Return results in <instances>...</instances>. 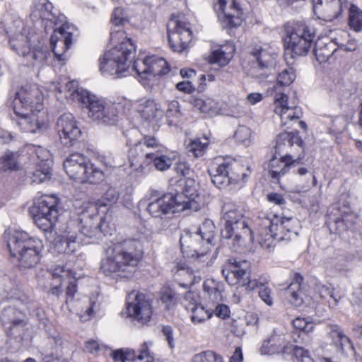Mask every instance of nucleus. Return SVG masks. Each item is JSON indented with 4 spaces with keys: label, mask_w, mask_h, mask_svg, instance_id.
<instances>
[{
    "label": "nucleus",
    "mask_w": 362,
    "mask_h": 362,
    "mask_svg": "<svg viewBox=\"0 0 362 362\" xmlns=\"http://www.w3.org/2000/svg\"><path fill=\"white\" fill-rule=\"evenodd\" d=\"M198 184L194 179H170V192L150 202L147 211L153 217L190 210L197 211L205 205V199L198 192Z\"/></svg>",
    "instance_id": "obj_1"
},
{
    "label": "nucleus",
    "mask_w": 362,
    "mask_h": 362,
    "mask_svg": "<svg viewBox=\"0 0 362 362\" xmlns=\"http://www.w3.org/2000/svg\"><path fill=\"white\" fill-rule=\"evenodd\" d=\"M180 243L182 252L188 257L194 258L190 265L185 260L175 262V278L180 286H189L200 282L211 263L205 241L200 234L185 230L180 235Z\"/></svg>",
    "instance_id": "obj_2"
},
{
    "label": "nucleus",
    "mask_w": 362,
    "mask_h": 362,
    "mask_svg": "<svg viewBox=\"0 0 362 362\" xmlns=\"http://www.w3.org/2000/svg\"><path fill=\"white\" fill-rule=\"evenodd\" d=\"M105 255L100 262V271L112 278H129L139 263L142 248L139 241L126 239L113 243L106 249Z\"/></svg>",
    "instance_id": "obj_3"
},
{
    "label": "nucleus",
    "mask_w": 362,
    "mask_h": 362,
    "mask_svg": "<svg viewBox=\"0 0 362 362\" xmlns=\"http://www.w3.org/2000/svg\"><path fill=\"white\" fill-rule=\"evenodd\" d=\"M52 4L47 0H34L30 13L33 21L41 19L45 22V28L52 27L54 31L50 38L52 49L59 61L64 60V53L72 42V33L69 25L64 23L65 16H56L52 13Z\"/></svg>",
    "instance_id": "obj_4"
},
{
    "label": "nucleus",
    "mask_w": 362,
    "mask_h": 362,
    "mask_svg": "<svg viewBox=\"0 0 362 362\" xmlns=\"http://www.w3.org/2000/svg\"><path fill=\"white\" fill-rule=\"evenodd\" d=\"M122 41L107 50L99 59V70L104 76L122 77L129 66V60L136 51L135 45L131 39L127 38L122 30L111 33V41L116 43L117 40Z\"/></svg>",
    "instance_id": "obj_5"
},
{
    "label": "nucleus",
    "mask_w": 362,
    "mask_h": 362,
    "mask_svg": "<svg viewBox=\"0 0 362 362\" xmlns=\"http://www.w3.org/2000/svg\"><path fill=\"white\" fill-rule=\"evenodd\" d=\"M257 240L264 249L272 250L277 242L289 240L297 235L296 221L271 214L259 218Z\"/></svg>",
    "instance_id": "obj_6"
},
{
    "label": "nucleus",
    "mask_w": 362,
    "mask_h": 362,
    "mask_svg": "<svg viewBox=\"0 0 362 362\" xmlns=\"http://www.w3.org/2000/svg\"><path fill=\"white\" fill-rule=\"evenodd\" d=\"M294 144L299 148L303 144V141L298 132H283L278 135L275 146L274 157L270 161L269 175L274 182H279L281 176L286 175L291 165L300 163L303 156H298L296 159L288 154V148Z\"/></svg>",
    "instance_id": "obj_7"
},
{
    "label": "nucleus",
    "mask_w": 362,
    "mask_h": 362,
    "mask_svg": "<svg viewBox=\"0 0 362 362\" xmlns=\"http://www.w3.org/2000/svg\"><path fill=\"white\" fill-rule=\"evenodd\" d=\"M8 248L11 257L16 258L20 266L31 268L38 264L44 248L42 241L20 230H15L9 236Z\"/></svg>",
    "instance_id": "obj_8"
},
{
    "label": "nucleus",
    "mask_w": 362,
    "mask_h": 362,
    "mask_svg": "<svg viewBox=\"0 0 362 362\" xmlns=\"http://www.w3.org/2000/svg\"><path fill=\"white\" fill-rule=\"evenodd\" d=\"M212 182L221 189H233L243 185L250 175L248 166L233 162L223 161L209 170Z\"/></svg>",
    "instance_id": "obj_9"
},
{
    "label": "nucleus",
    "mask_w": 362,
    "mask_h": 362,
    "mask_svg": "<svg viewBox=\"0 0 362 362\" xmlns=\"http://www.w3.org/2000/svg\"><path fill=\"white\" fill-rule=\"evenodd\" d=\"M74 97L86 105L88 115L93 122L100 124L115 125L118 120L117 107L115 103L99 98L89 91H80Z\"/></svg>",
    "instance_id": "obj_10"
},
{
    "label": "nucleus",
    "mask_w": 362,
    "mask_h": 362,
    "mask_svg": "<svg viewBox=\"0 0 362 362\" xmlns=\"http://www.w3.org/2000/svg\"><path fill=\"white\" fill-rule=\"evenodd\" d=\"M8 42L11 49L17 54L23 58V62L28 66H42L47 59V52L33 45L32 38L22 32L13 30L11 28L8 31Z\"/></svg>",
    "instance_id": "obj_11"
},
{
    "label": "nucleus",
    "mask_w": 362,
    "mask_h": 362,
    "mask_svg": "<svg viewBox=\"0 0 362 362\" xmlns=\"http://www.w3.org/2000/svg\"><path fill=\"white\" fill-rule=\"evenodd\" d=\"M225 226L221 230V235L226 239H231L233 247H238L248 240L252 243L254 237L248 227L242 212L237 209L223 208Z\"/></svg>",
    "instance_id": "obj_12"
},
{
    "label": "nucleus",
    "mask_w": 362,
    "mask_h": 362,
    "mask_svg": "<svg viewBox=\"0 0 362 362\" xmlns=\"http://www.w3.org/2000/svg\"><path fill=\"white\" fill-rule=\"evenodd\" d=\"M285 33L286 49L295 55H306L313 42L314 29L304 23L298 22L286 26Z\"/></svg>",
    "instance_id": "obj_13"
},
{
    "label": "nucleus",
    "mask_w": 362,
    "mask_h": 362,
    "mask_svg": "<svg viewBox=\"0 0 362 362\" xmlns=\"http://www.w3.org/2000/svg\"><path fill=\"white\" fill-rule=\"evenodd\" d=\"M58 199L52 195H43L35 202L33 208V220L42 231L51 232L58 219Z\"/></svg>",
    "instance_id": "obj_14"
},
{
    "label": "nucleus",
    "mask_w": 362,
    "mask_h": 362,
    "mask_svg": "<svg viewBox=\"0 0 362 362\" xmlns=\"http://www.w3.org/2000/svg\"><path fill=\"white\" fill-rule=\"evenodd\" d=\"M141 144H139L132 148L129 153L130 167L136 175L146 174L150 170L152 162L155 168L160 171H164L170 167L172 160L165 156H158L154 153H139Z\"/></svg>",
    "instance_id": "obj_15"
},
{
    "label": "nucleus",
    "mask_w": 362,
    "mask_h": 362,
    "mask_svg": "<svg viewBox=\"0 0 362 362\" xmlns=\"http://www.w3.org/2000/svg\"><path fill=\"white\" fill-rule=\"evenodd\" d=\"M88 158L81 153H72L64 161V168L68 176L78 183L96 184L104 178L103 171L95 170L91 176H87Z\"/></svg>",
    "instance_id": "obj_16"
},
{
    "label": "nucleus",
    "mask_w": 362,
    "mask_h": 362,
    "mask_svg": "<svg viewBox=\"0 0 362 362\" xmlns=\"http://www.w3.org/2000/svg\"><path fill=\"white\" fill-rule=\"evenodd\" d=\"M40 90L35 85L26 84L16 92L13 100L15 115L24 114V111L45 109Z\"/></svg>",
    "instance_id": "obj_17"
},
{
    "label": "nucleus",
    "mask_w": 362,
    "mask_h": 362,
    "mask_svg": "<svg viewBox=\"0 0 362 362\" xmlns=\"http://www.w3.org/2000/svg\"><path fill=\"white\" fill-rule=\"evenodd\" d=\"M12 120L23 131L34 134L46 130L49 123L48 114L45 109L24 111V114L16 115Z\"/></svg>",
    "instance_id": "obj_18"
},
{
    "label": "nucleus",
    "mask_w": 362,
    "mask_h": 362,
    "mask_svg": "<svg viewBox=\"0 0 362 362\" xmlns=\"http://www.w3.org/2000/svg\"><path fill=\"white\" fill-rule=\"evenodd\" d=\"M168 37L170 48L174 52H181L190 43L192 33L188 23L171 18L168 24Z\"/></svg>",
    "instance_id": "obj_19"
},
{
    "label": "nucleus",
    "mask_w": 362,
    "mask_h": 362,
    "mask_svg": "<svg viewBox=\"0 0 362 362\" xmlns=\"http://www.w3.org/2000/svg\"><path fill=\"white\" fill-rule=\"evenodd\" d=\"M313 11L325 21H332L348 8L350 0H313Z\"/></svg>",
    "instance_id": "obj_20"
},
{
    "label": "nucleus",
    "mask_w": 362,
    "mask_h": 362,
    "mask_svg": "<svg viewBox=\"0 0 362 362\" xmlns=\"http://www.w3.org/2000/svg\"><path fill=\"white\" fill-rule=\"evenodd\" d=\"M249 268L247 261L230 259L224 264L222 274L228 284L245 287L250 277Z\"/></svg>",
    "instance_id": "obj_21"
},
{
    "label": "nucleus",
    "mask_w": 362,
    "mask_h": 362,
    "mask_svg": "<svg viewBox=\"0 0 362 362\" xmlns=\"http://www.w3.org/2000/svg\"><path fill=\"white\" fill-rule=\"evenodd\" d=\"M215 10L223 28H233L240 25V9L235 0H218Z\"/></svg>",
    "instance_id": "obj_22"
},
{
    "label": "nucleus",
    "mask_w": 362,
    "mask_h": 362,
    "mask_svg": "<svg viewBox=\"0 0 362 362\" xmlns=\"http://www.w3.org/2000/svg\"><path fill=\"white\" fill-rule=\"evenodd\" d=\"M127 314L132 321L146 324L152 315L151 304L144 294L137 293L133 300L127 303Z\"/></svg>",
    "instance_id": "obj_23"
},
{
    "label": "nucleus",
    "mask_w": 362,
    "mask_h": 362,
    "mask_svg": "<svg viewBox=\"0 0 362 362\" xmlns=\"http://www.w3.org/2000/svg\"><path fill=\"white\" fill-rule=\"evenodd\" d=\"M57 128L60 141L64 146L73 145L81 134L77 122L71 113H65L59 117Z\"/></svg>",
    "instance_id": "obj_24"
},
{
    "label": "nucleus",
    "mask_w": 362,
    "mask_h": 362,
    "mask_svg": "<svg viewBox=\"0 0 362 362\" xmlns=\"http://www.w3.org/2000/svg\"><path fill=\"white\" fill-rule=\"evenodd\" d=\"M134 105L144 120L143 125L156 129L164 113L160 105L153 100H146L136 102Z\"/></svg>",
    "instance_id": "obj_25"
},
{
    "label": "nucleus",
    "mask_w": 362,
    "mask_h": 362,
    "mask_svg": "<svg viewBox=\"0 0 362 362\" xmlns=\"http://www.w3.org/2000/svg\"><path fill=\"white\" fill-rule=\"evenodd\" d=\"M274 112L285 126L289 121H297L302 116L301 109L296 105H288V97L283 92H277L274 95Z\"/></svg>",
    "instance_id": "obj_26"
},
{
    "label": "nucleus",
    "mask_w": 362,
    "mask_h": 362,
    "mask_svg": "<svg viewBox=\"0 0 362 362\" xmlns=\"http://www.w3.org/2000/svg\"><path fill=\"white\" fill-rule=\"evenodd\" d=\"M339 216L329 220L328 226L331 232L341 233L351 229L356 223L358 216L349 207V204L339 209Z\"/></svg>",
    "instance_id": "obj_27"
},
{
    "label": "nucleus",
    "mask_w": 362,
    "mask_h": 362,
    "mask_svg": "<svg viewBox=\"0 0 362 362\" xmlns=\"http://www.w3.org/2000/svg\"><path fill=\"white\" fill-rule=\"evenodd\" d=\"M0 320L4 326L11 332V334L22 330L26 325L25 314L11 307L2 311Z\"/></svg>",
    "instance_id": "obj_28"
},
{
    "label": "nucleus",
    "mask_w": 362,
    "mask_h": 362,
    "mask_svg": "<svg viewBox=\"0 0 362 362\" xmlns=\"http://www.w3.org/2000/svg\"><path fill=\"white\" fill-rule=\"evenodd\" d=\"M303 278L299 274H295L293 279L286 291V298L288 302L296 306H300L305 296L303 289L302 288V282Z\"/></svg>",
    "instance_id": "obj_29"
},
{
    "label": "nucleus",
    "mask_w": 362,
    "mask_h": 362,
    "mask_svg": "<svg viewBox=\"0 0 362 362\" xmlns=\"http://www.w3.org/2000/svg\"><path fill=\"white\" fill-rule=\"evenodd\" d=\"M76 273L67 265L57 266L52 272V282L50 283L49 292L55 296H59L62 293V281L64 279H74Z\"/></svg>",
    "instance_id": "obj_30"
},
{
    "label": "nucleus",
    "mask_w": 362,
    "mask_h": 362,
    "mask_svg": "<svg viewBox=\"0 0 362 362\" xmlns=\"http://www.w3.org/2000/svg\"><path fill=\"white\" fill-rule=\"evenodd\" d=\"M285 345V336L274 332L267 340L263 341L259 351L262 355L276 354L283 352Z\"/></svg>",
    "instance_id": "obj_31"
},
{
    "label": "nucleus",
    "mask_w": 362,
    "mask_h": 362,
    "mask_svg": "<svg viewBox=\"0 0 362 362\" xmlns=\"http://www.w3.org/2000/svg\"><path fill=\"white\" fill-rule=\"evenodd\" d=\"M76 232L65 231L59 240L56 243L55 247L60 253L72 254L80 248V243L77 240Z\"/></svg>",
    "instance_id": "obj_32"
},
{
    "label": "nucleus",
    "mask_w": 362,
    "mask_h": 362,
    "mask_svg": "<svg viewBox=\"0 0 362 362\" xmlns=\"http://www.w3.org/2000/svg\"><path fill=\"white\" fill-rule=\"evenodd\" d=\"M72 307H75L84 320L90 319L95 311L98 310L100 303L98 296L90 298L85 297L82 302H73Z\"/></svg>",
    "instance_id": "obj_33"
},
{
    "label": "nucleus",
    "mask_w": 362,
    "mask_h": 362,
    "mask_svg": "<svg viewBox=\"0 0 362 362\" xmlns=\"http://www.w3.org/2000/svg\"><path fill=\"white\" fill-rule=\"evenodd\" d=\"M49 88L52 91L57 92L56 96L58 99H59L60 97H59L57 93L61 94L64 93V98L78 103H80V100L75 98L73 95L80 91H87L86 90L78 88V82L76 81H69L63 84L58 82H52Z\"/></svg>",
    "instance_id": "obj_34"
},
{
    "label": "nucleus",
    "mask_w": 362,
    "mask_h": 362,
    "mask_svg": "<svg viewBox=\"0 0 362 362\" xmlns=\"http://www.w3.org/2000/svg\"><path fill=\"white\" fill-rule=\"evenodd\" d=\"M235 47L232 44L221 46L214 50L208 57L210 64H218L220 66L227 65L233 57Z\"/></svg>",
    "instance_id": "obj_35"
},
{
    "label": "nucleus",
    "mask_w": 362,
    "mask_h": 362,
    "mask_svg": "<svg viewBox=\"0 0 362 362\" xmlns=\"http://www.w3.org/2000/svg\"><path fill=\"white\" fill-rule=\"evenodd\" d=\"M20 155L18 152L6 151L0 156V171L11 172L18 170L21 168Z\"/></svg>",
    "instance_id": "obj_36"
},
{
    "label": "nucleus",
    "mask_w": 362,
    "mask_h": 362,
    "mask_svg": "<svg viewBox=\"0 0 362 362\" xmlns=\"http://www.w3.org/2000/svg\"><path fill=\"white\" fill-rule=\"evenodd\" d=\"M337 51V47L331 42H317L314 49L316 59L320 62H325Z\"/></svg>",
    "instance_id": "obj_37"
},
{
    "label": "nucleus",
    "mask_w": 362,
    "mask_h": 362,
    "mask_svg": "<svg viewBox=\"0 0 362 362\" xmlns=\"http://www.w3.org/2000/svg\"><path fill=\"white\" fill-rule=\"evenodd\" d=\"M296 77L295 71L292 68L285 69L281 71L277 76L276 83L273 86L272 95L274 97L276 93L282 92V88L290 86Z\"/></svg>",
    "instance_id": "obj_38"
},
{
    "label": "nucleus",
    "mask_w": 362,
    "mask_h": 362,
    "mask_svg": "<svg viewBox=\"0 0 362 362\" xmlns=\"http://www.w3.org/2000/svg\"><path fill=\"white\" fill-rule=\"evenodd\" d=\"M191 104L195 109L204 114H214L218 108V103L210 98L194 97L191 100Z\"/></svg>",
    "instance_id": "obj_39"
},
{
    "label": "nucleus",
    "mask_w": 362,
    "mask_h": 362,
    "mask_svg": "<svg viewBox=\"0 0 362 362\" xmlns=\"http://www.w3.org/2000/svg\"><path fill=\"white\" fill-rule=\"evenodd\" d=\"M149 67L150 81L156 76L166 74L170 71L166 60L157 56H149Z\"/></svg>",
    "instance_id": "obj_40"
},
{
    "label": "nucleus",
    "mask_w": 362,
    "mask_h": 362,
    "mask_svg": "<svg viewBox=\"0 0 362 362\" xmlns=\"http://www.w3.org/2000/svg\"><path fill=\"white\" fill-rule=\"evenodd\" d=\"M133 69L140 78V81L144 86L148 85L150 81L149 57L144 59H137L134 62Z\"/></svg>",
    "instance_id": "obj_41"
},
{
    "label": "nucleus",
    "mask_w": 362,
    "mask_h": 362,
    "mask_svg": "<svg viewBox=\"0 0 362 362\" xmlns=\"http://www.w3.org/2000/svg\"><path fill=\"white\" fill-rule=\"evenodd\" d=\"M349 10V24L355 31L362 30V10L355 5L352 0H350Z\"/></svg>",
    "instance_id": "obj_42"
},
{
    "label": "nucleus",
    "mask_w": 362,
    "mask_h": 362,
    "mask_svg": "<svg viewBox=\"0 0 362 362\" xmlns=\"http://www.w3.org/2000/svg\"><path fill=\"white\" fill-rule=\"evenodd\" d=\"M214 230L215 226L213 221L205 219L197 231V233L200 234L204 241H205L206 250H211V243L214 239Z\"/></svg>",
    "instance_id": "obj_43"
},
{
    "label": "nucleus",
    "mask_w": 362,
    "mask_h": 362,
    "mask_svg": "<svg viewBox=\"0 0 362 362\" xmlns=\"http://www.w3.org/2000/svg\"><path fill=\"white\" fill-rule=\"evenodd\" d=\"M189 312L191 313V320L194 324L202 323L210 319L213 315V310L211 309H206L201 303Z\"/></svg>",
    "instance_id": "obj_44"
},
{
    "label": "nucleus",
    "mask_w": 362,
    "mask_h": 362,
    "mask_svg": "<svg viewBox=\"0 0 362 362\" xmlns=\"http://www.w3.org/2000/svg\"><path fill=\"white\" fill-rule=\"evenodd\" d=\"M160 300L165 304V309L173 310L177 305L178 296L170 288H164L160 292Z\"/></svg>",
    "instance_id": "obj_45"
},
{
    "label": "nucleus",
    "mask_w": 362,
    "mask_h": 362,
    "mask_svg": "<svg viewBox=\"0 0 362 362\" xmlns=\"http://www.w3.org/2000/svg\"><path fill=\"white\" fill-rule=\"evenodd\" d=\"M192 362H224L223 357L211 350L202 351L195 354Z\"/></svg>",
    "instance_id": "obj_46"
},
{
    "label": "nucleus",
    "mask_w": 362,
    "mask_h": 362,
    "mask_svg": "<svg viewBox=\"0 0 362 362\" xmlns=\"http://www.w3.org/2000/svg\"><path fill=\"white\" fill-rule=\"evenodd\" d=\"M204 141H202L200 139H194L190 141L187 145L189 152L193 153L194 157H200L204 155L208 145L207 139H204Z\"/></svg>",
    "instance_id": "obj_47"
},
{
    "label": "nucleus",
    "mask_w": 362,
    "mask_h": 362,
    "mask_svg": "<svg viewBox=\"0 0 362 362\" xmlns=\"http://www.w3.org/2000/svg\"><path fill=\"white\" fill-rule=\"evenodd\" d=\"M51 177V166L37 165V169L33 172L32 180L33 182L41 183Z\"/></svg>",
    "instance_id": "obj_48"
},
{
    "label": "nucleus",
    "mask_w": 362,
    "mask_h": 362,
    "mask_svg": "<svg viewBox=\"0 0 362 362\" xmlns=\"http://www.w3.org/2000/svg\"><path fill=\"white\" fill-rule=\"evenodd\" d=\"M181 303L189 312L201 303L199 296L195 292L187 291L182 299Z\"/></svg>",
    "instance_id": "obj_49"
},
{
    "label": "nucleus",
    "mask_w": 362,
    "mask_h": 362,
    "mask_svg": "<svg viewBox=\"0 0 362 362\" xmlns=\"http://www.w3.org/2000/svg\"><path fill=\"white\" fill-rule=\"evenodd\" d=\"M328 334L332 341L335 339H338V342L342 345H351L350 339L343 334L340 328L335 325H330L328 327Z\"/></svg>",
    "instance_id": "obj_50"
},
{
    "label": "nucleus",
    "mask_w": 362,
    "mask_h": 362,
    "mask_svg": "<svg viewBox=\"0 0 362 362\" xmlns=\"http://www.w3.org/2000/svg\"><path fill=\"white\" fill-rule=\"evenodd\" d=\"M37 161V165H42L51 166L52 163V154L49 150L42 147V146H37L34 150Z\"/></svg>",
    "instance_id": "obj_51"
},
{
    "label": "nucleus",
    "mask_w": 362,
    "mask_h": 362,
    "mask_svg": "<svg viewBox=\"0 0 362 362\" xmlns=\"http://www.w3.org/2000/svg\"><path fill=\"white\" fill-rule=\"evenodd\" d=\"M114 362H125L126 361H134L136 359V353L134 350H117L112 352Z\"/></svg>",
    "instance_id": "obj_52"
},
{
    "label": "nucleus",
    "mask_w": 362,
    "mask_h": 362,
    "mask_svg": "<svg viewBox=\"0 0 362 362\" xmlns=\"http://www.w3.org/2000/svg\"><path fill=\"white\" fill-rule=\"evenodd\" d=\"M119 197L118 192L114 188L108 189L104 195L98 200L97 204L98 206H112L115 203Z\"/></svg>",
    "instance_id": "obj_53"
},
{
    "label": "nucleus",
    "mask_w": 362,
    "mask_h": 362,
    "mask_svg": "<svg viewBox=\"0 0 362 362\" xmlns=\"http://www.w3.org/2000/svg\"><path fill=\"white\" fill-rule=\"evenodd\" d=\"M347 122L344 117L339 116L331 119L329 124V132L337 134L341 133L346 127Z\"/></svg>",
    "instance_id": "obj_54"
},
{
    "label": "nucleus",
    "mask_w": 362,
    "mask_h": 362,
    "mask_svg": "<svg viewBox=\"0 0 362 362\" xmlns=\"http://www.w3.org/2000/svg\"><path fill=\"white\" fill-rule=\"evenodd\" d=\"M251 136V131L250 128L245 126H240L235 132V138L237 141L248 144L250 142V138Z\"/></svg>",
    "instance_id": "obj_55"
},
{
    "label": "nucleus",
    "mask_w": 362,
    "mask_h": 362,
    "mask_svg": "<svg viewBox=\"0 0 362 362\" xmlns=\"http://www.w3.org/2000/svg\"><path fill=\"white\" fill-rule=\"evenodd\" d=\"M349 38V34L348 32L343 30H338L334 33L332 34L330 40L329 42H333L337 49L343 46L344 42Z\"/></svg>",
    "instance_id": "obj_56"
},
{
    "label": "nucleus",
    "mask_w": 362,
    "mask_h": 362,
    "mask_svg": "<svg viewBox=\"0 0 362 362\" xmlns=\"http://www.w3.org/2000/svg\"><path fill=\"white\" fill-rule=\"evenodd\" d=\"M269 282V278L267 276H262L258 279H250L248 278L245 287L248 290H254L259 288V290L264 287H268L267 284Z\"/></svg>",
    "instance_id": "obj_57"
},
{
    "label": "nucleus",
    "mask_w": 362,
    "mask_h": 362,
    "mask_svg": "<svg viewBox=\"0 0 362 362\" xmlns=\"http://www.w3.org/2000/svg\"><path fill=\"white\" fill-rule=\"evenodd\" d=\"M151 344V342H144L141 349L139 350V354L136 356V359L134 362H153V357L150 354L148 351V346Z\"/></svg>",
    "instance_id": "obj_58"
},
{
    "label": "nucleus",
    "mask_w": 362,
    "mask_h": 362,
    "mask_svg": "<svg viewBox=\"0 0 362 362\" xmlns=\"http://www.w3.org/2000/svg\"><path fill=\"white\" fill-rule=\"evenodd\" d=\"M293 354L298 362H314L308 351L301 346H296L293 348Z\"/></svg>",
    "instance_id": "obj_59"
},
{
    "label": "nucleus",
    "mask_w": 362,
    "mask_h": 362,
    "mask_svg": "<svg viewBox=\"0 0 362 362\" xmlns=\"http://www.w3.org/2000/svg\"><path fill=\"white\" fill-rule=\"evenodd\" d=\"M204 290L208 293L209 298L214 302H220L222 300V291L218 285L213 286H204Z\"/></svg>",
    "instance_id": "obj_60"
},
{
    "label": "nucleus",
    "mask_w": 362,
    "mask_h": 362,
    "mask_svg": "<svg viewBox=\"0 0 362 362\" xmlns=\"http://www.w3.org/2000/svg\"><path fill=\"white\" fill-rule=\"evenodd\" d=\"M293 325L296 329L304 331L307 333L312 332L313 329V323L307 322L304 318H296L293 320Z\"/></svg>",
    "instance_id": "obj_61"
},
{
    "label": "nucleus",
    "mask_w": 362,
    "mask_h": 362,
    "mask_svg": "<svg viewBox=\"0 0 362 362\" xmlns=\"http://www.w3.org/2000/svg\"><path fill=\"white\" fill-rule=\"evenodd\" d=\"M139 144H141L140 151H139V152L141 153H144L141 151L143 145L146 146L148 148H158L160 146L158 141L154 136H144L142 140L136 144L134 147H135Z\"/></svg>",
    "instance_id": "obj_62"
},
{
    "label": "nucleus",
    "mask_w": 362,
    "mask_h": 362,
    "mask_svg": "<svg viewBox=\"0 0 362 362\" xmlns=\"http://www.w3.org/2000/svg\"><path fill=\"white\" fill-rule=\"evenodd\" d=\"M259 296L267 305H273L272 292L269 287H264L259 291Z\"/></svg>",
    "instance_id": "obj_63"
},
{
    "label": "nucleus",
    "mask_w": 362,
    "mask_h": 362,
    "mask_svg": "<svg viewBox=\"0 0 362 362\" xmlns=\"http://www.w3.org/2000/svg\"><path fill=\"white\" fill-rule=\"evenodd\" d=\"M105 348L103 345H100L97 341L93 339L86 341L85 344L86 350L92 354H98Z\"/></svg>",
    "instance_id": "obj_64"
}]
</instances>
